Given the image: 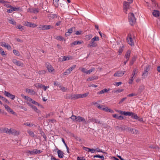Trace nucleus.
<instances>
[{
    "label": "nucleus",
    "instance_id": "15",
    "mask_svg": "<svg viewBox=\"0 0 160 160\" xmlns=\"http://www.w3.org/2000/svg\"><path fill=\"white\" fill-rule=\"evenodd\" d=\"M46 67L47 69L49 72H52L54 70L53 68L49 63L46 64Z\"/></svg>",
    "mask_w": 160,
    "mask_h": 160
},
{
    "label": "nucleus",
    "instance_id": "18",
    "mask_svg": "<svg viewBox=\"0 0 160 160\" xmlns=\"http://www.w3.org/2000/svg\"><path fill=\"white\" fill-rule=\"evenodd\" d=\"M12 62L16 65L18 66H21L22 65V63L21 62L18 61L16 59H13Z\"/></svg>",
    "mask_w": 160,
    "mask_h": 160
},
{
    "label": "nucleus",
    "instance_id": "24",
    "mask_svg": "<svg viewBox=\"0 0 160 160\" xmlns=\"http://www.w3.org/2000/svg\"><path fill=\"white\" fill-rule=\"evenodd\" d=\"M76 121L79 122H83L84 121H85V119L83 117L80 116H78L77 117Z\"/></svg>",
    "mask_w": 160,
    "mask_h": 160
},
{
    "label": "nucleus",
    "instance_id": "3",
    "mask_svg": "<svg viewBox=\"0 0 160 160\" xmlns=\"http://www.w3.org/2000/svg\"><path fill=\"white\" fill-rule=\"evenodd\" d=\"M40 30H48L50 29H52L53 28V26L51 25H40L38 27Z\"/></svg>",
    "mask_w": 160,
    "mask_h": 160
},
{
    "label": "nucleus",
    "instance_id": "38",
    "mask_svg": "<svg viewBox=\"0 0 160 160\" xmlns=\"http://www.w3.org/2000/svg\"><path fill=\"white\" fill-rule=\"evenodd\" d=\"M95 70V68H92L91 69H90L89 70H87L86 72V74H90L92 72L94 71Z\"/></svg>",
    "mask_w": 160,
    "mask_h": 160
},
{
    "label": "nucleus",
    "instance_id": "60",
    "mask_svg": "<svg viewBox=\"0 0 160 160\" xmlns=\"http://www.w3.org/2000/svg\"><path fill=\"white\" fill-rule=\"evenodd\" d=\"M34 152L35 154H39L41 152L40 150H38L37 149H34Z\"/></svg>",
    "mask_w": 160,
    "mask_h": 160
},
{
    "label": "nucleus",
    "instance_id": "58",
    "mask_svg": "<svg viewBox=\"0 0 160 160\" xmlns=\"http://www.w3.org/2000/svg\"><path fill=\"white\" fill-rule=\"evenodd\" d=\"M127 98V97L124 98H122L121 100L118 103L119 104H121Z\"/></svg>",
    "mask_w": 160,
    "mask_h": 160
},
{
    "label": "nucleus",
    "instance_id": "57",
    "mask_svg": "<svg viewBox=\"0 0 160 160\" xmlns=\"http://www.w3.org/2000/svg\"><path fill=\"white\" fill-rule=\"evenodd\" d=\"M137 95H138V93L135 94V93H132L130 94H129L127 95V97H133L134 96H136Z\"/></svg>",
    "mask_w": 160,
    "mask_h": 160
},
{
    "label": "nucleus",
    "instance_id": "33",
    "mask_svg": "<svg viewBox=\"0 0 160 160\" xmlns=\"http://www.w3.org/2000/svg\"><path fill=\"white\" fill-rule=\"evenodd\" d=\"M27 132L29 134V135L32 137H34L35 135L32 131H30V130H28L27 131Z\"/></svg>",
    "mask_w": 160,
    "mask_h": 160
},
{
    "label": "nucleus",
    "instance_id": "42",
    "mask_svg": "<svg viewBox=\"0 0 160 160\" xmlns=\"http://www.w3.org/2000/svg\"><path fill=\"white\" fill-rule=\"evenodd\" d=\"M97 107L99 109L101 110H103V108H104L105 106L102 105H100L99 104H98L97 105Z\"/></svg>",
    "mask_w": 160,
    "mask_h": 160
},
{
    "label": "nucleus",
    "instance_id": "44",
    "mask_svg": "<svg viewBox=\"0 0 160 160\" xmlns=\"http://www.w3.org/2000/svg\"><path fill=\"white\" fill-rule=\"evenodd\" d=\"M70 59V58L68 56H65L63 57V59L62 61L68 60Z\"/></svg>",
    "mask_w": 160,
    "mask_h": 160
},
{
    "label": "nucleus",
    "instance_id": "23",
    "mask_svg": "<svg viewBox=\"0 0 160 160\" xmlns=\"http://www.w3.org/2000/svg\"><path fill=\"white\" fill-rule=\"evenodd\" d=\"M103 110L108 112H110L111 113H113L114 112V111L113 110H112L111 109L107 107H104V108H103Z\"/></svg>",
    "mask_w": 160,
    "mask_h": 160
},
{
    "label": "nucleus",
    "instance_id": "19",
    "mask_svg": "<svg viewBox=\"0 0 160 160\" xmlns=\"http://www.w3.org/2000/svg\"><path fill=\"white\" fill-rule=\"evenodd\" d=\"M126 130H127L128 132H130L133 134L137 133V130L135 128H132L129 127H127Z\"/></svg>",
    "mask_w": 160,
    "mask_h": 160
},
{
    "label": "nucleus",
    "instance_id": "50",
    "mask_svg": "<svg viewBox=\"0 0 160 160\" xmlns=\"http://www.w3.org/2000/svg\"><path fill=\"white\" fill-rule=\"evenodd\" d=\"M13 52L15 55L18 56H19L20 54L19 52L18 51L15 49L13 50Z\"/></svg>",
    "mask_w": 160,
    "mask_h": 160
},
{
    "label": "nucleus",
    "instance_id": "30",
    "mask_svg": "<svg viewBox=\"0 0 160 160\" xmlns=\"http://www.w3.org/2000/svg\"><path fill=\"white\" fill-rule=\"evenodd\" d=\"M70 99H71L75 100L77 99V94H72L70 95L69 98Z\"/></svg>",
    "mask_w": 160,
    "mask_h": 160
},
{
    "label": "nucleus",
    "instance_id": "61",
    "mask_svg": "<svg viewBox=\"0 0 160 160\" xmlns=\"http://www.w3.org/2000/svg\"><path fill=\"white\" fill-rule=\"evenodd\" d=\"M74 29H75L74 27H72L71 28L68 29V32H70V33H71L73 31V30Z\"/></svg>",
    "mask_w": 160,
    "mask_h": 160
},
{
    "label": "nucleus",
    "instance_id": "7",
    "mask_svg": "<svg viewBox=\"0 0 160 160\" xmlns=\"http://www.w3.org/2000/svg\"><path fill=\"white\" fill-rule=\"evenodd\" d=\"M127 126L125 125H120L114 127L115 129L120 131H123L127 129Z\"/></svg>",
    "mask_w": 160,
    "mask_h": 160
},
{
    "label": "nucleus",
    "instance_id": "14",
    "mask_svg": "<svg viewBox=\"0 0 160 160\" xmlns=\"http://www.w3.org/2000/svg\"><path fill=\"white\" fill-rule=\"evenodd\" d=\"M9 129L6 128H0V133H6L8 134V133Z\"/></svg>",
    "mask_w": 160,
    "mask_h": 160
},
{
    "label": "nucleus",
    "instance_id": "34",
    "mask_svg": "<svg viewBox=\"0 0 160 160\" xmlns=\"http://www.w3.org/2000/svg\"><path fill=\"white\" fill-rule=\"evenodd\" d=\"M16 28L19 29L21 31H22L24 29V27L20 25H18L16 26Z\"/></svg>",
    "mask_w": 160,
    "mask_h": 160
},
{
    "label": "nucleus",
    "instance_id": "56",
    "mask_svg": "<svg viewBox=\"0 0 160 160\" xmlns=\"http://www.w3.org/2000/svg\"><path fill=\"white\" fill-rule=\"evenodd\" d=\"M26 90L27 92L28 90V92L32 93V94H34L35 93V92L33 90H32L28 89H27Z\"/></svg>",
    "mask_w": 160,
    "mask_h": 160
},
{
    "label": "nucleus",
    "instance_id": "12",
    "mask_svg": "<svg viewBox=\"0 0 160 160\" xmlns=\"http://www.w3.org/2000/svg\"><path fill=\"white\" fill-rule=\"evenodd\" d=\"M4 107L7 111L9 112H10L12 114H15V112H14L12 109L7 105H4Z\"/></svg>",
    "mask_w": 160,
    "mask_h": 160
},
{
    "label": "nucleus",
    "instance_id": "55",
    "mask_svg": "<svg viewBox=\"0 0 160 160\" xmlns=\"http://www.w3.org/2000/svg\"><path fill=\"white\" fill-rule=\"evenodd\" d=\"M31 103L32 104H34L36 105H38V106H40V104L38 102H37L35 101L32 100Z\"/></svg>",
    "mask_w": 160,
    "mask_h": 160
},
{
    "label": "nucleus",
    "instance_id": "10",
    "mask_svg": "<svg viewBox=\"0 0 160 160\" xmlns=\"http://www.w3.org/2000/svg\"><path fill=\"white\" fill-rule=\"evenodd\" d=\"M125 72V71H118L116 72L113 76L114 77H122L124 74Z\"/></svg>",
    "mask_w": 160,
    "mask_h": 160
},
{
    "label": "nucleus",
    "instance_id": "21",
    "mask_svg": "<svg viewBox=\"0 0 160 160\" xmlns=\"http://www.w3.org/2000/svg\"><path fill=\"white\" fill-rule=\"evenodd\" d=\"M58 157L59 158H62L63 157L64 153L63 152L60 150H58L57 152Z\"/></svg>",
    "mask_w": 160,
    "mask_h": 160
},
{
    "label": "nucleus",
    "instance_id": "64",
    "mask_svg": "<svg viewBox=\"0 0 160 160\" xmlns=\"http://www.w3.org/2000/svg\"><path fill=\"white\" fill-rule=\"evenodd\" d=\"M77 160H86L84 157H78L77 158Z\"/></svg>",
    "mask_w": 160,
    "mask_h": 160
},
{
    "label": "nucleus",
    "instance_id": "11",
    "mask_svg": "<svg viewBox=\"0 0 160 160\" xmlns=\"http://www.w3.org/2000/svg\"><path fill=\"white\" fill-rule=\"evenodd\" d=\"M150 68V66L148 65L147 66L145 69L144 70V72L142 74V76H146L148 75V72L149 71Z\"/></svg>",
    "mask_w": 160,
    "mask_h": 160
},
{
    "label": "nucleus",
    "instance_id": "29",
    "mask_svg": "<svg viewBox=\"0 0 160 160\" xmlns=\"http://www.w3.org/2000/svg\"><path fill=\"white\" fill-rule=\"evenodd\" d=\"M59 0H53V3L55 6L57 8L58 6V1Z\"/></svg>",
    "mask_w": 160,
    "mask_h": 160
},
{
    "label": "nucleus",
    "instance_id": "20",
    "mask_svg": "<svg viewBox=\"0 0 160 160\" xmlns=\"http://www.w3.org/2000/svg\"><path fill=\"white\" fill-rule=\"evenodd\" d=\"M27 104L31 106L34 111L38 113L40 112V111L38 110L37 107L33 105L30 104L29 102H27Z\"/></svg>",
    "mask_w": 160,
    "mask_h": 160
},
{
    "label": "nucleus",
    "instance_id": "17",
    "mask_svg": "<svg viewBox=\"0 0 160 160\" xmlns=\"http://www.w3.org/2000/svg\"><path fill=\"white\" fill-rule=\"evenodd\" d=\"M25 25L30 27L34 28L37 26V25L34 23L31 22H27L25 23Z\"/></svg>",
    "mask_w": 160,
    "mask_h": 160
},
{
    "label": "nucleus",
    "instance_id": "63",
    "mask_svg": "<svg viewBox=\"0 0 160 160\" xmlns=\"http://www.w3.org/2000/svg\"><path fill=\"white\" fill-rule=\"evenodd\" d=\"M76 67V65H73L70 68H68L71 71H72V70H73Z\"/></svg>",
    "mask_w": 160,
    "mask_h": 160
},
{
    "label": "nucleus",
    "instance_id": "16",
    "mask_svg": "<svg viewBox=\"0 0 160 160\" xmlns=\"http://www.w3.org/2000/svg\"><path fill=\"white\" fill-rule=\"evenodd\" d=\"M145 88L144 86L143 85H141L138 88V94H140L144 89Z\"/></svg>",
    "mask_w": 160,
    "mask_h": 160
},
{
    "label": "nucleus",
    "instance_id": "62",
    "mask_svg": "<svg viewBox=\"0 0 160 160\" xmlns=\"http://www.w3.org/2000/svg\"><path fill=\"white\" fill-rule=\"evenodd\" d=\"M39 11V9L38 8L34 9L33 10V12L35 13H38Z\"/></svg>",
    "mask_w": 160,
    "mask_h": 160
},
{
    "label": "nucleus",
    "instance_id": "27",
    "mask_svg": "<svg viewBox=\"0 0 160 160\" xmlns=\"http://www.w3.org/2000/svg\"><path fill=\"white\" fill-rule=\"evenodd\" d=\"M124 47L123 45H122V46H120L119 47L118 52L119 53V55L121 54L122 52L123 51Z\"/></svg>",
    "mask_w": 160,
    "mask_h": 160
},
{
    "label": "nucleus",
    "instance_id": "41",
    "mask_svg": "<svg viewBox=\"0 0 160 160\" xmlns=\"http://www.w3.org/2000/svg\"><path fill=\"white\" fill-rule=\"evenodd\" d=\"M97 107L99 109L101 110H103V108H104L105 106L102 105H100L99 104H98L97 105Z\"/></svg>",
    "mask_w": 160,
    "mask_h": 160
},
{
    "label": "nucleus",
    "instance_id": "9",
    "mask_svg": "<svg viewBox=\"0 0 160 160\" xmlns=\"http://www.w3.org/2000/svg\"><path fill=\"white\" fill-rule=\"evenodd\" d=\"M121 114L124 115L126 116H131L133 114V112H129L122 111L120 110L118 111Z\"/></svg>",
    "mask_w": 160,
    "mask_h": 160
},
{
    "label": "nucleus",
    "instance_id": "22",
    "mask_svg": "<svg viewBox=\"0 0 160 160\" xmlns=\"http://www.w3.org/2000/svg\"><path fill=\"white\" fill-rule=\"evenodd\" d=\"M98 79V77L96 76H94L92 77H89L88 78L87 80L88 81H90L94 80H96Z\"/></svg>",
    "mask_w": 160,
    "mask_h": 160
},
{
    "label": "nucleus",
    "instance_id": "59",
    "mask_svg": "<svg viewBox=\"0 0 160 160\" xmlns=\"http://www.w3.org/2000/svg\"><path fill=\"white\" fill-rule=\"evenodd\" d=\"M46 73V71L45 70L40 71L38 72V73L39 74H43Z\"/></svg>",
    "mask_w": 160,
    "mask_h": 160
},
{
    "label": "nucleus",
    "instance_id": "28",
    "mask_svg": "<svg viewBox=\"0 0 160 160\" xmlns=\"http://www.w3.org/2000/svg\"><path fill=\"white\" fill-rule=\"evenodd\" d=\"M136 57L135 56H134L132 58L131 61L130 62V65H132L133 64L134 62L136 61Z\"/></svg>",
    "mask_w": 160,
    "mask_h": 160
},
{
    "label": "nucleus",
    "instance_id": "37",
    "mask_svg": "<svg viewBox=\"0 0 160 160\" xmlns=\"http://www.w3.org/2000/svg\"><path fill=\"white\" fill-rule=\"evenodd\" d=\"M93 157H94V158H101L102 159V160H104V156H103V155L100 156L99 155H94V156Z\"/></svg>",
    "mask_w": 160,
    "mask_h": 160
},
{
    "label": "nucleus",
    "instance_id": "43",
    "mask_svg": "<svg viewBox=\"0 0 160 160\" xmlns=\"http://www.w3.org/2000/svg\"><path fill=\"white\" fill-rule=\"evenodd\" d=\"M97 107L99 109L101 110H103V108H104L105 106L102 105H100L99 104H98L97 105Z\"/></svg>",
    "mask_w": 160,
    "mask_h": 160
},
{
    "label": "nucleus",
    "instance_id": "5",
    "mask_svg": "<svg viewBox=\"0 0 160 160\" xmlns=\"http://www.w3.org/2000/svg\"><path fill=\"white\" fill-rule=\"evenodd\" d=\"M8 134H12L14 135H18L20 134V132L18 131H17L13 129H10L9 130Z\"/></svg>",
    "mask_w": 160,
    "mask_h": 160
},
{
    "label": "nucleus",
    "instance_id": "2",
    "mask_svg": "<svg viewBox=\"0 0 160 160\" xmlns=\"http://www.w3.org/2000/svg\"><path fill=\"white\" fill-rule=\"evenodd\" d=\"M128 19L130 24L133 25L136 22V19L133 13H130L128 14Z\"/></svg>",
    "mask_w": 160,
    "mask_h": 160
},
{
    "label": "nucleus",
    "instance_id": "52",
    "mask_svg": "<svg viewBox=\"0 0 160 160\" xmlns=\"http://www.w3.org/2000/svg\"><path fill=\"white\" fill-rule=\"evenodd\" d=\"M4 94L7 97H9H9H10V96H11V93H9V92H7L6 91H5L4 92Z\"/></svg>",
    "mask_w": 160,
    "mask_h": 160
},
{
    "label": "nucleus",
    "instance_id": "48",
    "mask_svg": "<svg viewBox=\"0 0 160 160\" xmlns=\"http://www.w3.org/2000/svg\"><path fill=\"white\" fill-rule=\"evenodd\" d=\"M77 117L76 116H75V115H72L71 117H70V118L72 120H73V121H77Z\"/></svg>",
    "mask_w": 160,
    "mask_h": 160
},
{
    "label": "nucleus",
    "instance_id": "26",
    "mask_svg": "<svg viewBox=\"0 0 160 160\" xmlns=\"http://www.w3.org/2000/svg\"><path fill=\"white\" fill-rule=\"evenodd\" d=\"M89 120L91 122H94L95 123L99 124H101L100 121L98 119H95L93 118H91L89 119Z\"/></svg>",
    "mask_w": 160,
    "mask_h": 160
},
{
    "label": "nucleus",
    "instance_id": "6",
    "mask_svg": "<svg viewBox=\"0 0 160 160\" xmlns=\"http://www.w3.org/2000/svg\"><path fill=\"white\" fill-rule=\"evenodd\" d=\"M124 4L123 5V9L124 10V12L126 13H127V11H128V9L129 8V5L128 3V2H127L126 1H124Z\"/></svg>",
    "mask_w": 160,
    "mask_h": 160
},
{
    "label": "nucleus",
    "instance_id": "8",
    "mask_svg": "<svg viewBox=\"0 0 160 160\" xmlns=\"http://www.w3.org/2000/svg\"><path fill=\"white\" fill-rule=\"evenodd\" d=\"M20 9V8L19 7H13L12 6L9 9L7 10V12L8 13H12L13 11H18Z\"/></svg>",
    "mask_w": 160,
    "mask_h": 160
},
{
    "label": "nucleus",
    "instance_id": "45",
    "mask_svg": "<svg viewBox=\"0 0 160 160\" xmlns=\"http://www.w3.org/2000/svg\"><path fill=\"white\" fill-rule=\"evenodd\" d=\"M0 52L2 55V56L6 55L5 52H4L2 48H0Z\"/></svg>",
    "mask_w": 160,
    "mask_h": 160
},
{
    "label": "nucleus",
    "instance_id": "51",
    "mask_svg": "<svg viewBox=\"0 0 160 160\" xmlns=\"http://www.w3.org/2000/svg\"><path fill=\"white\" fill-rule=\"evenodd\" d=\"M70 70L68 69H67L66 71L64 72V75H68L71 72Z\"/></svg>",
    "mask_w": 160,
    "mask_h": 160
},
{
    "label": "nucleus",
    "instance_id": "35",
    "mask_svg": "<svg viewBox=\"0 0 160 160\" xmlns=\"http://www.w3.org/2000/svg\"><path fill=\"white\" fill-rule=\"evenodd\" d=\"M92 34H89L86 36L85 39L86 40L88 41L92 38Z\"/></svg>",
    "mask_w": 160,
    "mask_h": 160
},
{
    "label": "nucleus",
    "instance_id": "47",
    "mask_svg": "<svg viewBox=\"0 0 160 160\" xmlns=\"http://www.w3.org/2000/svg\"><path fill=\"white\" fill-rule=\"evenodd\" d=\"M9 23L10 24H12L13 25H15L16 24V22L14 21V20L12 18H11L9 20Z\"/></svg>",
    "mask_w": 160,
    "mask_h": 160
},
{
    "label": "nucleus",
    "instance_id": "39",
    "mask_svg": "<svg viewBox=\"0 0 160 160\" xmlns=\"http://www.w3.org/2000/svg\"><path fill=\"white\" fill-rule=\"evenodd\" d=\"M132 118H133L135 119H138V117L136 114H135L133 112V114L131 116Z\"/></svg>",
    "mask_w": 160,
    "mask_h": 160
},
{
    "label": "nucleus",
    "instance_id": "32",
    "mask_svg": "<svg viewBox=\"0 0 160 160\" xmlns=\"http://www.w3.org/2000/svg\"><path fill=\"white\" fill-rule=\"evenodd\" d=\"M57 15L56 14H50L48 15V17L51 19H53L54 18L57 17Z\"/></svg>",
    "mask_w": 160,
    "mask_h": 160
},
{
    "label": "nucleus",
    "instance_id": "31",
    "mask_svg": "<svg viewBox=\"0 0 160 160\" xmlns=\"http://www.w3.org/2000/svg\"><path fill=\"white\" fill-rule=\"evenodd\" d=\"M138 69L137 68H134L132 72V76H135V75L137 74L138 72Z\"/></svg>",
    "mask_w": 160,
    "mask_h": 160
},
{
    "label": "nucleus",
    "instance_id": "53",
    "mask_svg": "<svg viewBox=\"0 0 160 160\" xmlns=\"http://www.w3.org/2000/svg\"><path fill=\"white\" fill-rule=\"evenodd\" d=\"M135 77V76H132L129 79V84H131L132 83Z\"/></svg>",
    "mask_w": 160,
    "mask_h": 160
},
{
    "label": "nucleus",
    "instance_id": "40",
    "mask_svg": "<svg viewBox=\"0 0 160 160\" xmlns=\"http://www.w3.org/2000/svg\"><path fill=\"white\" fill-rule=\"evenodd\" d=\"M81 43L80 41H76L73 42L71 44L73 45H76L78 44H80Z\"/></svg>",
    "mask_w": 160,
    "mask_h": 160
},
{
    "label": "nucleus",
    "instance_id": "46",
    "mask_svg": "<svg viewBox=\"0 0 160 160\" xmlns=\"http://www.w3.org/2000/svg\"><path fill=\"white\" fill-rule=\"evenodd\" d=\"M56 39L57 40L60 41H62L64 39V38L60 36H58L56 38Z\"/></svg>",
    "mask_w": 160,
    "mask_h": 160
},
{
    "label": "nucleus",
    "instance_id": "1",
    "mask_svg": "<svg viewBox=\"0 0 160 160\" xmlns=\"http://www.w3.org/2000/svg\"><path fill=\"white\" fill-rule=\"evenodd\" d=\"M99 38L98 37L95 36L93 38H92L90 42V43L87 45V47L88 48H92L96 47L97 45L96 42H95V41H98Z\"/></svg>",
    "mask_w": 160,
    "mask_h": 160
},
{
    "label": "nucleus",
    "instance_id": "25",
    "mask_svg": "<svg viewBox=\"0 0 160 160\" xmlns=\"http://www.w3.org/2000/svg\"><path fill=\"white\" fill-rule=\"evenodd\" d=\"M130 53L131 51L129 50H128L125 55V58H126V59L129 60V58L130 56Z\"/></svg>",
    "mask_w": 160,
    "mask_h": 160
},
{
    "label": "nucleus",
    "instance_id": "36",
    "mask_svg": "<svg viewBox=\"0 0 160 160\" xmlns=\"http://www.w3.org/2000/svg\"><path fill=\"white\" fill-rule=\"evenodd\" d=\"M0 99H2V100L4 101L7 103H9V102L7 99L5 98L4 97L1 95H0Z\"/></svg>",
    "mask_w": 160,
    "mask_h": 160
},
{
    "label": "nucleus",
    "instance_id": "4",
    "mask_svg": "<svg viewBox=\"0 0 160 160\" xmlns=\"http://www.w3.org/2000/svg\"><path fill=\"white\" fill-rule=\"evenodd\" d=\"M127 40L128 43L131 46H133L134 43L131 34H128L127 38Z\"/></svg>",
    "mask_w": 160,
    "mask_h": 160
},
{
    "label": "nucleus",
    "instance_id": "49",
    "mask_svg": "<svg viewBox=\"0 0 160 160\" xmlns=\"http://www.w3.org/2000/svg\"><path fill=\"white\" fill-rule=\"evenodd\" d=\"M151 1L152 2V7H156L158 6V5L157 6V4L156 3L155 0H151Z\"/></svg>",
    "mask_w": 160,
    "mask_h": 160
},
{
    "label": "nucleus",
    "instance_id": "54",
    "mask_svg": "<svg viewBox=\"0 0 160 160\" xmlns=\"http://www.w3.org/2000/svg\"><path fill=\"white\" fill-rule=\"evenodd\" d=\"M89 93V92H87L83 94H81L82 98H83L86 97L88 95Z\"/></svg>",
    "mask_w": 160,
    "mask_h": 160
},
{
    "label": "nucleus",
    "instance_id": "13",
    "mask_svg": "<svg viewBox=\"0 0 160 160\" xmlns=\"http://www.w3.org/2000/svg\"><path fill=\"white\" fill-rule=\"evenodd\" d=\"M152 14L154 17L157 18L159 16L160 13L158 10H154L152 12Z\"/></svg>",
    "mask_w": 160,
    "mask_h": 160
}]
</instances>
